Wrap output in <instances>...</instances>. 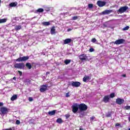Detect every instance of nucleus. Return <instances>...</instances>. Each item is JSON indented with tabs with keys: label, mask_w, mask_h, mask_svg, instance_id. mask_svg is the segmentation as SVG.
<instances>
[{
	"label": "nucleus",
	"mask_w": 130,
	"mask_h": 130,
	"mask_svg": "<svg viewBox=\"0 0 130 130\" xmlns=\"http://www.w3.org/2000/svg\"><path fill=\"white\" fill-rule=\"evenodd\" d=\"M15 69H20V70H24L25 69V64L24 63H17L14 65Z\"/></svg>",
	"instance_id": "1"
},
{
	"label": "nucleus",
	"mask_w": 130,
	"mask_h": 130,
	"mask_svg": "<svg viewBox=\"0 0 130 130\" xmlns=\"http://www.w3.org/2000/svg\"><path fill=\"white\" fill-rule=\"evenodd\" d=\"M78 105L80 111H86L88 109V106L84 103L78 104Z\"/></svg>",
	"instance_id": "2"
},
{
	"label": "nucleus",
	"mask_w": 130,
	"mask_h": 130,
	"mask_svg": "<svg viewBox=\"0 0 130 130\" xmlns=\"http://www.w3.org/2000/svg\"><path fill=\"white\" fill-rule=\"evenodd\" d=\"M72 112L73 113H77L79 109V104L78 103H75L72 106Z\"/></svg>",
	"instance_id": "3"
},
{
	"label": "nucleus",
	"mask_w": 130,
	"mask_h": 130,
	"mask_svg": "<svg viewBox=\"0 0 130 130\" xmlns=\"http://www.w3.org/2000/svg\"><path fill=\"white\" fill-rule=\"evenodd\" d=\"M29 59V56H23L18 58L15 60V61H17L18 62H21L22 61H26V60H28Z\"/></svg>",
	"instance_id": "4"
},
{
	"label": "nucleus",
	"mask_w": 130,
	"mask_h": 130,
	"mask_svg": "<svg viewBox=\"0 0 130 130\" xmlns=\"http://www.w3.org/2000/svg\"><path fill=\"white\" fill-rule=\"evenodd\" d=\"M0 111L1 112V113H0L1 115L2 114L5 115V114H8V112H9V109L6 107H3L0 108Z\"/></svg>",
	"instance_id": "5"
},
{
	"label": "nucleus",
	"mask_w": 130,
	"mask_h": 130,
	"mask_svg": "<svg viewBox=\"0 0 130 130\" xmlns=\"http://www.w3.org/2000/svg\"><path fill=\"white\" fill-rule=\"evenodd\" d=\"M128 10V7L127 6H123L120 7L118 10H117L118 13H120V14H122V13H125L126 12V10Z\"/></svg>",
	"instance_id": "6"
},
{
	"label": "nucleus",
	"mask_w": 130,
	"mask_h": 130,
	"mask_svg": "<svg viewBox=\"0 0 130 130\" xmlns=\"http://www.w3.org/2000/svg\"><path fill=\"white\" fill-rule=\"evenodd\" d=\"M125 42V40L123 39H120L117 40L115 42H113L114 44H116L117 45H119V44H122Z\"/></svg>",
	"instance_id": "7"
},
{
	"label": "nucleus",
	"mask_w": 130,
	"mask_h": 130,
	"mask_svg": "<svg viewBox=\"0 0 130 130\" xmlns=\"http://www.w3.org/2000/svg\"><path fill=\"white\" fill-rule=\"evenodd\" d=\"M79 59L80 60H87L88 59V56L86 54H81L79 56Z\"/></svg>",
	"instance_id": "8"
},
{
	"label": "nucleus",
	"mask_w": 130,
	"mask_h": 130,
	"mask_svg": "<svg viewBox=\"0 0 130 130\" xmlns=\"http://www.w3.org/2000/svg\"><path fill=\"white\" fill-rule=\"evenodd\" d=\"M96 5H98V7H100V8H102L103 7H104V6L106 5V2L98 1L96 2Z\"/></svg>",
	"instance_id": "9"
},
{
	"label": "nucleus",
	"mask_w": 130,
	"mask_h": 130,
	"mask_svg": "<svg viewBox=\"0 0 130 130\" xmlns=\"http://www.w3.org/2000/svg\"><path fill=\"white\" fill-rule=\"evenodd\" d=\"M47 90V84L43 85L41 86L40 91L41 93H43Z\"/></svg>",
	"instance_id": "10"
},
{
	"label": "nucleus",
	"mask_w": 130,
	"mask_h": 130,
	"mask_svg": "<svg viewBox=\"0 0 130 130\" xmlns=\"http://www.w3.org/2000/svg\"><path fill=\"white\" fill-rule=\"evenodd\" d=\"M71 85L72 87H76L78 88V87H80L81 86V82L78 81H72Z\"/></svg>",
	"instance_id": "11"
},
{
	"label": "nucleus",
	"mask_w": 130,
	"mask_h": 130,
	"mask_svg": "<svg viewBox=\"0 0 130 130\" xmlns=\"http://www.w3.org/2000/svg\"><path fill=\"white\" fill-rule=\"evenodd\" d=\"M116 103L119 104V105H121L123 103H124V100L120 98H118L116 100Z\"/></svg>",
	"instance_id": "12"
},
{
	"label": "nucleus",
	"mask_w": 130,
	"mask_h": 130,
	"mask_svg": "<svg viewBox=\"0 0 130 130\" xmlns=\"http://www.w3.org/2000/svg\"><path fill=\"white\" fill-rule=\"evenodd\" d=\"M113 10H106L102 12L103 15H109V14H111V13H113Z\"/></svg>",
	"instance_id": "13"
},
{
	"label": "nucleus",
	"mask_w": 130,
	"mask_h": 130,
	"mask_svg": "<svg viewBox=\"0 0 130 130\" xmlns=\"http://www.w3.org/2000/svg\"><path fill=\"white\" fill-rule=\"evenodd\" d=\"M109 99H110L109 95H106L104 97L103 101L105 102V103H107V102H109Z\"/></svg>",
	"instance_id": "14"
},
{
	"label": "nucleus",
	"mask_w": 130,
	"mask_h": 130,
	"mask_svg": "<svg viewBox=\"0 0 130 130\" xmlns=\"http://www.w3.org/2000/svg\"><path fill=\"white\" fill-rule=\"evenodd\" d=\"M72 42L71 39H66L63 41V44H69V43H71Z\"/></svg>",
	"instance_id": "15"
},
{
	"label": "nucleus",
	"mask_w": 130,
	"mask_h": 130,
	"mask_svg": "<svg viewBox=\"0 0 130 130\" xmlns=\"http://www.w3.org/2000/svg\"><path fill=\"white\" fill-rule=\"evenodd\" d=\"M91 80V78H90V76H85L83 78V81L85 82V83L87 82V81Z\"/></svg>",
	"instance_id": "16"
},
{
	"label": "nucleus",
	"mask_w": 130,
	"mask_h": 130,
	"mask_svg": "<svg viewBox=\"0 0 130 130\" xmlns=\"http://www.w3.org/2000/svg\"><path fill=\"white\" fill-rule=\"evenodd\" d=\"M50 33L52 35L55 34V26H53L50 30Z\"/></svg>",
	"instance_id": "17"
},
{
	"label": "nucleus",
	"mask_w": 130,
	"mask_h": 130,
	"mask_svg": "<svg viewBox=\"0 0 130 130\" xmlns=\"http://www.w3.org/2000/svg\"><path fill=\"white\" fill-rule=\"evenodd\" d=\"M18 99V95H17V94H15L11 98V101H15V100H16V99Z\"/></svg>",
	"instance_id": "18"
},
{
	"label": "nucleus",
	"mask_w": 130,
	"mask_h": 130,
	"mask_svg": "<svg viewBox=\"0 0 130 130\" xmlns=\"http://www.w3.org/2000/svg\"><path fill=\"white\" fill-rule=\"evenodd\" d=\"M42 25H43V26H49L50 22L49 21H44L42 22Z\"/></svg>",
	"instance_id": "19"
},
{
	"label": "nucleus",
	"mask_w": 130,
	"mask_h": 130,
	"mask_svg": "<svg viewBox=\"0 0 130 130\" xmlns=\"http://www.w3.org/2000/svg\"><path fill=\"white\" fill-rule=\"evenodd\" d=\"M55 112H56L55 110H53L52 111L48 112V113L49 115H50L51 116L52 115H55Z\"/></svg>",
	"instance_id": "20"
},
{
	"label": "nucleus",
	"mask_w": 130,
	"mask_h": 130,
	"mask_svg": "<svg viewBox=\"0 0 130 130\" xmlns=\"http://www.w3.org/2000/svg\"><path fill=\"white\" fill-rule=\"evenodd\" d=\"M25 66L26 68H27V69H28V70H31V68H32V65L29 62L26 63Z\"/></svg>",
	"instance_id": "21"
},
{
	"label": "nucleus",
	"mask_w": 130,
	"mask_h": 130,
	"mask_svg": "<svg viewBox=\"0 0 130 130\" xmlns=\"http://www.w3.org/2000/svg\"><path fill=\"white\" fill-rule=\"evenodd\" d=\"M18 5V3L14 2V3H11L9 4L10 7H16V6Z\"/></svg>",
	"instance_id": "22"
},
{
	"label": "nucleus",
	"mask_w": 130,
	"mask_h": 130,
	"mask_svg": "<svg viewBox=\"0 0 130 130\" xmlns=\"http://www.w3.org/2000/svg\"><path fill=\"white\" fill-rule=\"evenodd\" d=\"M22 29V26L21 25H16L15 27V30L16 31H19V30H21Z\"/></svg>",
	"instance_id": "23"
},
{
	"label": "nucleus",
	"mask_w": 130,
	"mask_h": 130,
	"mask_svg": "<svg viewBox=\"0 0 130 130\" xmlns=\"http://www.w3.org/2000/svg\"><path fill=\"white\" fill-rule=\"evenodd\" d=\"M7 21H8V18L0 19V24H3V23H6Z\"/></svg>",
	"instance_id": "24"
},
{
	"label": "nucleus",
	"mask_w": 130,
	"mask_h": 130,
	"mask_svg": "<svg viewBox=\"0 0 130 130\" xmlns=\"http://www.w3.org/2000/svg\"><path fill=\"white\" fill-rule=\"evenodd\" d=\"M37 13H43L44 9L43 8H40L36 10Z\"/></svg>",
	"instance_id": "25"
},
{
	"label": "nucleus",
	"mask_w": 130,
	"mask_h": 130,
	"mask_svg": "<svg viewBox=\"0 0 130 130\" xmlns=\"http://www.w3.org/2000/svg\"><path fill=\"white\" fill-rule=\"evenodd\" d=\"M71 61H72V60L71 59H66L64 61V63L65 64H69V63H71Z\"/></svg>",
	"instance_id": "26"
},
{
	"label": "nucleus",
	"mask_w": 130,
	"mask_h": 130,
	"mask_svg": "<svg viewBox=\"0 0 130 130\" xmlns=\"http://www.w3.org/2000/svg\"><path fill=\"white\" fill-rule=\"evenodd\" d=\"M63 121H62V119L61 118H58L57 120H56V122L57 123H59V124H61L62 122H63Z\"/></svg>",
	"instance_id": "27"
},
{
	"label": "nucleus",
	"mask_w": 130,
	"mask_h": 130,
	"mask_svg": "<svg viewBox=\"0 0 130 130\" xmlns=\"http://www.w3.org/2000/svg\"><path fill=\"white\" fill-rule=\"evenodd\" d=\"M115 97V93L113 92L110 94V98H114Z\"/></svg>",
	"instance_id": "28"
},
{
	"label": "nucleus",
	"mask_w": 130,
	"mask_h": 130,
	"mask_svg": "<svg viewBox=\"0 0 130 130\" xmlns=\"http://www.w3.org/2000/svg\"><path fill=\"white\" fill-rule=\"evenodd\" d=\"M106 117H111V112H108L106 115Z\"/></svg>",
	"instance_id": "29"
},
{
	"label": "nucleus",
	"mask_w": 130,
	"mask_h": 130,
	"mask_svg": "<svg viewBox=\"0 0 130 130\" xmlns=\"http://www.w3.org/2000/svg\"><path fill=\"white\" fill-rule=\"evenodd\" d=\"M103 26H104V27H103L104 28H106V27H108V23H107V22H106L103 24Z\"/></svg>",
	"instance_id": "30"
},
{
	"label": "nucleus",
	"mask_w": 130,
	"mask_h": 130,
	"mask_svg": "<svg viewBox=\"0 0 130 130\" xmlns=\"http://www.w3.org/2000/svg\"><path fill=\"white\" fill-rule=\"evenodd\" d=\"M124 109L126 110H130V106H126L124 107Z\"/></svg>",
	"instance_id": "31"
},
{
	"label": "nucleus",
	"mask_w": 130,
	"mask_h": 130,
	"mask_svg": "<svg viewBox=\"0 0 130 130\" xmlns=\"http://www.w3.org/2000/svg\"><path fill=\"white\" fill-rule=\"evenodd\" d=\"M129 29V26H127L125 27L124 28H123V30L124 31H125V30H128Z\"/></svg>",
	"instance_id": "32"
},
{
	"label": "nucleus",
	"mask_w": 130,
	"mask_h": 130,
	"mask_svg": "<svg viewBox=\"0 0 130 130\" xmlns=\"http://www.w3.org/2000/svg\"><path fill=\"white\" fill-rule=\"evenodd\" d=\"M89 9H93V5L92 4H88Z\"/></svg>",
	"instance_id": "33"
},
{
	"label": "nucleus",
	"mask_w": 130,
	"mask_h": 130,
	"mask_svg": "<svg viewBox=\"0 0 130 130\" xmlns=\"http://www.w3.org/2000/svg\"><path fill=\"white\" fill-rule=\"evenodd\" d=\"M96 41H97V40H96L95 38H92L91 39V42H92L93 43H95V42Z\"/></svg>",
	"instance_id": "34"
},
{
	"label": "nucleus",
	"mask_w": 130,
	"mask_h": 130,
	"mask_svg": "<svg viewBox=\"0 0 130 130\" xmlns=\"http://www.w3.org/2000/svg\"><path fill=\"white\" fill-rule=\"evenodd\" d=\"M70 116H71V115L69 114L65 115V117H66V119H68V118H69L70 117Z\"/></svg>",
	"instance_id": "35"
},
{
	"label": "nucleus",
	"mask_w": 130,
	"mask_h": 130,
	"mask_svg": "<svg viewBox=\"0 0 130 130\" xmlns=\"http://www.w3.org/2000/svg\"><path fill=\"white\" fill-rule=\"evenodd\" d=\"M72 20H78V16H74L73 17H72Z\"/></svg>",
	"instance_id": "36"
},
{
	"label": "nucleus",
	"mask_w": 130,
	"mask_h": 130,
	"mask_svg": "<svg viewBox=\"0 0 130 130\" xmlns=\"http://www.w3.org/2000/svg\"><path fill=\"white\" fill-rule=\"evenodd\" d=\"M20 123H21V121H20V120H17L16 122V124L19 125V124H20Z\"/></svg>",
	"instance_id": "37"
},
{
	"label": "nucleus",
	"mask_w": 130,
	"mask_h": 130,
	"mask_svg": "<svg viewBox=\"0 0 130 130\" xmlns=\"http://www.w3.org/2000/svg\"><path fill=\"white\" fill-rule=\"evenodd\" d=\"M28 100H29V102H32V101H33V98L32 97H29L28 98Z\"/></svg>",
	"instance_id": "38"
},
{
	"label": "nucleus",
	"mask_w": 130,
	"mask_h": 130,
	"mask_svg": "<svg viewBox=\"0 0 130 130\" xmlns=\"http://www.w3.org/2000/svg\"><path fill=\"white\" fill-rule=\"evenodd\" d=\"M18 73L19 74L20 77H22V72L20 71H18Z\"/></svg>",
	"instance_id": "39"
},
{
	"label": "nucleus",
	"mask_w": 130,
	"mask_h": 130,
	"mask_svg": "<svg viewBox=\"0 0 130 130\" xmlns=\"http://www.w3.org/2000/svg\"><path fill=\"white\" fill-rule=\"evenodd\" d=\"M93 51H94V49L93 48H90L89 49V52H93Z\"/></svg>",
	"instance_id": "40"
},
{
	"label": "nucleus",
	"mask_w": 130,
	"mask_h": 130,
	"mask_svg": "<svg viewBox=\"0 0 130 130\" xmlns=\"http://www.w3.org/2000/svg\"><path fill=\"white\" fill-rule=\"evenodd\" d=\"M66 97H70V92H69L66 93Z\"/></svg>",
	"instance_id": "41"
},
{
	"label": "nucleus",
	"mask_w": 130,
	"mask_h": 130,
	"mask_svg": "<svg viewBox=\"0 0 130 130\" xmlns=\"http://www.w3.org/2000/svg\"><path fill=\"white\" fill-rule=\"evenodd\" d=\"M95 116H92L91 117H90V120H94V119H95Z\"/></svg>",
	"instance_id": "42"
},
{
	"label": "nucleus",
	"mask_w": 130,
	"mask_h": 130,
	"mask_svg": "<svg viewBox=\"0 0 130 130\" xmlns=\"http://www.w3.org/2000/svg\"><path fill=\"white\" fill-rule=\"evenodd\" d=\"M121 77H123L124 78H125L126 77V74H122L121 75Z\"/></svg>",
	"instance_id": "43"
},
{
	"label": "nucleus",
	"mask_w": 130,
	"mask_h": 130,
	"mask_svg": "<svg viewBox=\"0 0 130 130\" xmlns=\"http://www.w3.org/2000/svg\"><path fill=\"white\" fill-rule=\"evenodd\" d=\"M115 125H116V126H119V125H120V124L117 123H116Z\"/></svg>",
	"instance_id": "44"
},
{
	"label": "nucleus",
	"mask_w": 130,
	"mask_h": 130,
	"mask_svg": "<svg viewBox=\"0 0 130 130\" xmlns=\"http://www.w3.org/2000/svg\"><path fill=\"white\" fill-rule=\"evenodd\" d=\"M50 72H46V75L47 76V75H50Z\"/></svg>",
	"instance_id": "45"
},
{
	"label": "nucleus",
	"mask_w": 130,
	"mask_h": 130,
	"mask_svg": "<svg viewBox=\"0 0 130 130\" xmlns=\"http://www.w3.org/2000/svg\"><path fill=\"white\" fill-rule=\"evenodd\" d=\"M4 106V103H0V107L1 106Z\"/></svg>",
	"instance_id": "46"
},
{
	"label": "nucleus",
	"mask_w": 130,
	"mask_h": 130,
	"mask_svg": "<svg viewBox=\"0 0 130 130\" xmlns=\"http://www.w3.org/2000/svg\"><path fill=\"white\" fill-rule=\"evenodd\" d=\"M13 79L14 80V81H16V77H13Z\"/></svg>",
	"instance_id": "47"
},
{
	"label": "nucleus",
	"mask_w": 130,
	"mask_h": 130,
	"mask_svg": "<svg viewBox=\"0 0 130 130\" xmlns=\"http://www.w3.org/2000/svg\"><path fill=\"white\" fill-rule=\"evenodd\" d=\"M12 121H13V120H9V122H12Z\"/></svg>",
	"instance_id": "48"
},
{
	"label": "nucleus",
	"mask_w": 130,
	"mask_h": 130,
	"mask_svg": "<svg viewBox=\"0 0 130 130\" xmlns=\"http://www.w3.org/2000/svg\"><path fill=\"white\" fill-rule=\"evenodd\" d=\"M71 30H72V29H68V31H71Z\"/></svg>",
	"instance_id": "49"
},
{
	"label": "nucleus",
	"mask_w": 130,
	"mask_h": 130,
	"mask_svg": "<svg viewBox=\"0 0 130 130\" xmlns=\"http://www.w3.org/2000/svg\"><path fill=\"white\" fill-rule=\"evenodd\" d=\"M8 130H13V129H12V128H10Z\"/></svg>",
	"instance_id": "50"
},
{
	"label": "nucleus",
	"mask_w": 130,
	"mask_h": 130,
	"mask_svg": "<svg viewBox=\"0 0 130 130\" xmlns=\"http://www.w3.org/2000/svg\"><path fill=\"white\" fill-rule=\"evenodd\" d=\"M128 120L130 121V117H128Z\"/></svg>",
	"instance_id": "51"
},
{
	"label": "nucleus",
	"mask_w": 130,
	"mask_h": 130,
	"mask_svg": "<svg viewBox=\"0 0 130 130\" xmlns=\"http://www.w3.org/2000/svg\"><path fill=\"white\" fill-rule=\"evenodd\" d=\"M3 130H9V129H3Z\"/></svg>",
	"instance_id": "52"
},
{
	"label": "nucleus",
	"mask_w": 130,
	"mask_h": 130,
	"mask_svg": "<svg viewBox=\"0 0 130 130\" xmlns=\"http://www.w3.org/2000/svg\"><path fill=\"white\" fill-rule=\"evenodd\" d=\"M2 2V1L1 0H0V3H1Z\"/></svg>",
	"instance_id": "53"
},
{
	"label": "nucleus",
	"mask_w": 130,
	"mask_h": 130,
	"mask_svg": "<svg viewBox=\"0 0 130 130\" xmlns=\"http://www.w3.org/2000/svg\"><path fill=\"white\" fill-rule=\"evenodd\" d=\"M128 130H130V128L128 129Z\"/></svg>",
	"instance_id": "54"
}]
</instances>
